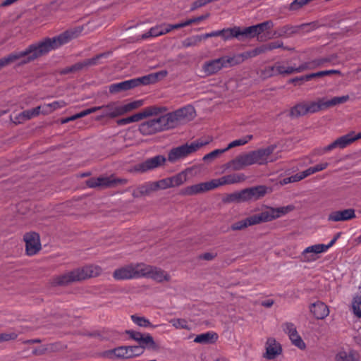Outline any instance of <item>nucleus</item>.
<instances>
[{
    "label": "nucleus",
    "instance_id": "f257e3e1",
    "mask_svg": "<svg viewBox=\"0 0 361 361\" xmlns=\"http://www.w3.org/2000/svg\"><path fill=\"white\" fill-rule=\"evenodd\" d=\"M82 30L80 27L68 30L58 36L46 38L38 44H32L24 51L14 52L0 59V70L14 62H18L19 65L31 62L78 37Z\"/></svg>",
    "mask_w": 361,
    "mask_h": 361
},
{
    "label": "nucleus",
    "instance_id": "f03ea898",
    "mask_svg": "<svg viewBox=\"0 0 361 361\" xmlns=\"http://www.w3.org/2000/svg\"><path fill=\"white\" fill-rule=\"evenodd\" d=\"M293 209L294 207L292 205L277 208L265 207L259 214H254L246 219L233 223L231 226V228L233 231H240L250 226L271 221L287 214L290 212L293 211Z\"/></svg>",
    "mask_w": 361,
    "mask_h": 361
},
{
    "label": "nucleus",
    "instance_id": "7ed1b4c3",
    "mask_svg": "<svg viewBox=\"0 0 361 361\" xmlns=\"http://www.w3.org/2000/svg\"><path fill=\"white\" fill-rule=\"evenodd\" d=\"M102 273V269L101 267L96 264H90L57 276L54 279V283L65 286L71 283L97 277L101 275Z\"/></svg>",
    "mask_w": 361,
    "mask_h": 361
},
{
    "label": "nucleus",
    "instance_id": "20e7f679",
    "mask_svg": "<svg viewBox=\"0 0 361 361\" xmlns=\"http://www.w3.org/2000/svg\"><path fill=\"white\" fill-rule=\"evenodd\" d=\"M167 73L166 71H161L143 77L133 78L118 83H114L109 86V90L111 94H116L123 91H127L140 85H146L156 82L159 79L166 77Z\"/></svg>",
    "mask_w": 361,
    "mask_h": 361
},
{
    "label": "nucleus",
    "instance_id": "39448f33",
    "mask_svg": "<svg viewBox=\"0 0 361 361\" xmlns=\"http://www.w3.org/2000/svg\"><path fill=\"white\" fill-rule=\"evenodd\" d=\"M142 100H136L127 104H121L120 102H111L106 105L101 106L103 110L102 114L97 118L101 120L104 118H114L129 113L143 105Z\"/></svg>",
    "mask_w": 361,
    "mask_h": 361
},
{
    "label": "nucleus",
    "instance_id": "423d86ee",
    "mask_svg": "<svg viewBox=\"0 0 361 361\" xmlns=\"http://www.w3.org/2000/svg\"><path fill=\"white\" fill-rule=\"evenodd\" d=\"M165 115L169 129H171L192 121L195 116V110L188 105Z\"/></svg>",
    "mask_w": 361,
    "mask_h": 361
},
{
    "label": "nucleus",
    "instance_id": "0eeeda50",
    "mask_svg": "<svg viewBox=\"0 0 361 361\" xmlns=\"http://www.w3.org/2000/svg\"><path fill=\"white\" fill-rule=\"evenodd\" d=\"M159 114V113L158 114ZM157 117L149 119L139 126V131L144 135L169 130L166 115H157Z\"/></svg>",
    "mask_w": 361,
    "mask_h": 361
},
{
    "label": "nucleus",
    "instance_id": "6e6552de",
    "mask_svg": "<svg viewBox=\"0 0 361 361\" xmlns=\"http://www.w3.org/2000/svg\"><path fill=\"white\" fill-rule=\"evenodd\" d=\"M324 109H326L324 98H322L316 101H307L298 103L290 109V114L293 117H299L308 114H314Z\"/></svg>",
    "mask_w": 361,
    "mask_h": 361
},
{
    "label": "nucleus",
    "instance_id": "1a4fd4ad",
    "mask_svg": "<svg viewBox=\"0 0 361 361\" xmlns=\"http://www.w3.org/2000/svg\"><path fill=\"white\" fill-rule=\"evenodd\" d=\"M238 63L239 61L235 57L225 56L219 59L206 61L202 65V71L206 75H212L218 73L224 68L235 66Z\"/></svg>",
    "mask_w": 361,
    "mask_h": 361
},
{
    "label": "nucleus",
    "instance_id": "9d476101",
    "mask_svg": "<svg viewBox=\"0 0 361 361\" xmlns=\"http://www.w3.org/2000/svg\"><path fill=\"white\" fill-rule=\"evenodd\" d=\"M204 145V142L195 141L190 144L174 147L169 152L168 160L171 163H175L195 152Z\"/></svg>",
    "mask_w": 361,
    "mask_h": 361
},
{
    "label": "nucleus",
    "instance_id": "9b49d317",
    "mask_svg": "<svg viewBox=\"0 0 361 361\" xmlns=\"http://www.w3.org/2000/svg\"><path fill=\"white\" fill-rule=\"evenodd\" d=\"M142 263L129 264L119 267L113 272V277L116 281L130 280L141 278Z\"/></svg>",
    "mask_w": 361,
    "mask_h": 361
},
{
    "label": "nucleus",
    "instance_id": "f8f14e48",
    "mask_svg": "<svg viewBox=\"0 0 361 361\" xmlns=\"http://www.w3.org/2000/svg\"><path fill=\"white\" fill-rule=\"evenodd\" d=\"M276 149L275 145H271L266 148H261L248 152L251 164L263 165L269 162L274 161L276 158L272 155Z\"/></svg>",
    "mask_w": 361,
    "mask_h": 361
},
{
    "label": "nucleus",
    "instance_id": "ddd939ff",
    "mask_svg": "<svg viewBox=\"0 0 361 361\" xmlns=\"http://www.w3.org/2000/svg\"><path fill=\"white\" fill-rule=\"evenodd\" d=\"M141 278H149L158 283L169 281L171 276L161 268L142 263Z\"/></svg>",
    "mask_w": 361,
    "mask_h": 361
},
{
    "label": "nucleus",
    "instance_id": "4468645a",
    "mask_svg": "<svg viewBox=\"0 0 361 361\" xmlns=\"http://www.w3.org/2000/svg\"><path fill=\"white\" fill-rule=\"evenodd\" d=\"M357 140L359 139L357 137V134H355V132L352 131L345 135L338 137L335 141H334L329 145L326 146L325 147L318 149L317 154L319 155H322L336 148L343 149Z\"/></svg>",
    "mask_w": 361,
    "mask_h": 361
},
{
    "label": "nucleus",
    "instance_id": "2eb2a0df",
    "mask_svg": "<svg viewBox=\"0 0 361 361\" xmlns=\"http://www.w3.org/2000/svg\"><path fill=\"white\" fill-rule=\"evenodd\" d=\"M161 109L156 106H149L144 109L142 111L135 114L129 117L121 118L117 121L118 126H125L131 123L138 122L143 118L157 116L161 113Z\"/></svg>",
    "mask_w": 361,
    "mask_h": 361
},
{
    "label": "nucleus",
    "instance_id": "dca6fc26",
    "mask_svg": "<svg viewBox=\"0 0 361 361\" xmlns=\"http://www.w3.org/2000/svg\"><path fill=\"white\" fill-rule=\"evenodd\" d=\"M161 109L156 106H149L144 109L142 111L135 114L129 117L121 118L117 121L118 126H125L131 123L138 122L143 118L157 116L161 113Z\"/></svg>",
    "mask_w": 361,
    "mask_h": 361
},
{
    "label": "nucleus",
    "instance_id": "f3484780",
    "mask_svg": "<svg viewBox=\"0 0 361 361\" xmlns=\"http://www.w3.org/2000/svg\"><path fill=\"white\" fill-rule=\"evenodd\" d=\"M324 244L319 243L305 248L300 255V259L305 263H311L319 259L321 254L325 252Z\"/></svg>",
    "mask_w": 361,
    "mask_h": 361
},
{
    "label": "nucleus",
    "instance_id": "a211bd4d",
    "mask_svg": "<svg viewBox=\"0 0 361 361\" xmlns=\"http://www.w3.org/2000/svg\"><path fill=\"white\" fill-rule=\"evenodd\" d=\"M264 348L265 352L263 354V357L267 360H274L283 353L281 344L273 337L267 339Z\"/></svg>",
    "mask_w": 361,
    "mask_h": 361
},
{
    "label": "nucleus",
    "instance_id": "6ab92c4d",
    "mask_svg": "<svg viewBox=\"0 0 361 361\" xmlns=\"http://www.w3.org/2000/svg\"><path fill=\"white\" fill-rule=\"evenodd\" d=\"M295 73V67L288 66L283 62L276 63L269 66L263 71L264 77H271L277 75H290Z\"/></svg>",
    "mask_w": 361,
    "mask_h": 361
},
{
    "label": "nucleus",
    "instance_id": "aec40b11",
    "mask_svg": "<svg viewBox=\"0 0 361 361\" xmlns=\"http://www.w3.org/2000/svg\"><path fill=\"white\" fill-rule=\"evenodd\" d=\"M166 161V159L164 156L157 155L135 165L134 169L136 171L144 173L163 166Z\"/></svg>",
    "mask_w": 361,
    "mask_h": 361
},
{
    "label": "nucleus",
    "instance_id": "412c9836",
    "mask_svg": "<svg viewBox=\"0 0 361 361\" xmlns=\"http://www.w3.org/2000/svg\"><path fill=\"white\" fill-rule=\"evenodd\" d=\"M25 250L27 255L32 256L37 254L41 250L39 235L35 233H27L24 235Z\"/></svg>",
    "mask_w": 361,
    "mask_h": 361
},
{
    "label": "nucleus",
    "instance_id": "4be33fe9",
    "mask_svg": "<svg viewBox=\"0 0 361 361\" xmlns=\"http://www.w3.org/2000/svg\"><path fill=\"white\" fill-rule=\"evenodd\" d=\"M211 190H213L212 180L185 187L180 191V195L183 196H193Z\"/></svg>",
    "mask_w": 361,
    "mask_h": 361
},
{
    "label": "nucleus",
    "instance_id": "5701e85b",
    "mask_svg": "<svg viewBox=\"0 0 361 361\" xmlns=\"http://www.w3.org/2000/svg\"><path fill=\"white\" fill-rule=\"evenodd\" d=\"M246 179L243 173H232L212 180L213 189L224 185H231L243 182Z\"/></svg>",
    "mask_w": 361,
    "mask_h": 361
},
{
    "label": "nucleus",
    "instance_id": "b1692460",
    "mask_svg": "<svg viewBox=\"0 0 361 361\" xmlns=\"http://www.w3.org/2000/svg\"><path fill=\"white\" fill-rule=\"evenodd\" d=\"M116 183H120L124 184L126 183V180H120V179H118V180L114 179L113 180L109 177L100 176L98 178H92L88 180L87 181V185L90 188H97V187L103 188V187L111 186V185L116 184Z\"/></svg>",
    "mask_w": 361,
    "mask_h": 361
},
{
    "label": "nucleus",
    "instance_id": "393cba45",
    "mask_svg": "<svg viewBox=\"0 0 361 361\" xmlns=\"http://www.w3.org/2000/svg\"><path fill=\"white\" fill-rule=\"evenodd\" d=\"M250 165L252 164L248 153L240 154L226 164L227 168L233 171H239Z\"/></svg>",
    "mask_w": 361,
    "mask_h": 361
},
{
    "label": "nucleus",
    "instance_id": "a878e982",
    "mask_svg": "<svg viewBox=\"0 0 361 361\" xmlns=\"http://www.w3.org/2000/svg\"><path fill=\"white\" fill-rule=\"evenodd\" d=\"M270 22H264L255 25L245 27L243 30L240 28V36L254 37L270 27Z\"/></svg>",
    "mask_w": 361,
    "mask_h": 361
},
{
    "label": "nucleus",
    "instance_id": "bb28decb",
    "mask_svg": "<svg viewBox=\"0 0 361 361\" xmlns=\"http://www.w3.org/2000/svg\"><path fill=\"white\" fill-rule=\"evenodd\" d=\"M355 217V210L353 209H346L341 211H335L331 212L329 216V221H348Z\"/></svg>",
    "mask_w": 361,
    "mask_h": 361
},
{
    "label": "nucleus",
    "instance_id": "cd10ccee",
    "mask_svg": "<svg viewBox=\"0 0 361 361\" xmlns=\"http://www.w3.org/2000/svg\"><path fill=\"white\" fill-rule=\"evenodd\" d=\"M128 346H119L118 348L108 350L102 353L104 357L108 359H129Z\"/></svg>",
    "mask_w": 361,
    "mask_h": 361
},
{
    "label": "nucleus",
    "instance_id": "c85d7f7f",
    "mask_svg": "<svg viewBox=\"0 0 361 361\" xmlns=\"http://www.w3.org/2000/svg\"><path fill=\"white\" fill-rule=\"evenodd\" d=\"M310 310L317 319H324L329 314L328 306L320 301L312 304Z\"/></svg>",
    "mask_w": 361,
    "mask_h": 361
},
{
    "label": "nucleus",
    "instance_id": "c756f323",
    "mask_svg": "<svg viewBox=\"0 0 361 361\" xmlns=\"http://www.w3.org/2000/svg\"><path fill=\"white\" fill-rule=\"evenodd\" d=\"M40 106H37L32 109H28L20 113L14 118H11V120L15 123H21L25 121L30 120L34 117H36L40 114Z\"/></svg>",
    "mask_w": 361,
    "mask_h": 361
},
{
    "label": "nucleus",
    "instance_id": "7c9ffc66",
    "mask_svg": "<svg viewBox=\"0 0 361 361\" xmlns=\"http://www.w3.org/2000/svg\"><path fill=\"white\" fill-rule=\"evenodd\" d=\"M192 169V168H188L174 176L168 177L171 188H176L183 185L188 180V174Z\"/></svg>",
    "mask_w": 361,
    "mask_h": 361
},
{
    "label": "nucleus",
    "instance_id": "2f4dec72",
    "mask_svg": "<svg viewBox=\"0 0 361 361\" xmlns=\"http://www.w3.org/2000/svg\"><path fill=\"white\" fill-rule=\"evenodd\" d=\"M219 336L214 331H207L196 336L194 342L201 344H212L218 340Z\"/></svg>",
    "mask_w": 361,
    "mask_h": 361
},
{
    "label": "nucleus",
    "instance_id": "473e14b6",
    "mask_svg": "<svg viewBox=\"0 0 361 361\" xmlns=\"http://www.w3.org/2000/svg\"><path fill=\"white\" fill-rule=\"evenodd\" d=\"M157 191L154 181H149L139 185L134 191V197H140L143 195H148L151 192Z\"/></svg>",
    "mask_w": 361,
    "mask_h": 361
},
{
    "label": "nucleus",
    "instance_id": "72a5a7b5",
    "mask_svg": "<svg viewBox=\"0 0 361 361\" xmlns=\"http://www.w3.org/2000/svg\"><path fill=\"white\" fill-rule=\"evenodd\" d=\"M336 361H361L360 355L355 350L341 351L336 355Z\"/></svg>",
    "mask_w": 361,
    "mask_h": 361
},
{
    "label": "nucleus",
    "instance_id": "f704fd0d",
    "mask_svg": "<svg viewBox=\"0 0 361 361\" xmlns=\"http://www.w3.org/2000/svg\"><path fill=\"white\" fill-rule=\"evenodd\" d=\"M323 61L320 59H315L308 62L301 63L298 67H295V73H301L307 70H312L319 67Z\"/></svg>",
    "mask_w": 361,
    "mask_h": 361
},
{
    "label": "nucleus",
    "instance_id": "c9c22d12",
    "mask_svg": "<svg viewBox=\"0 0 361 361\" xmlns=\"http://www.w3.org/2000/svg\"><path fill=\"white\" fill-rule=\"evenodd\" d=\"M231 202H243L251 201L247 189L231 194L228 197Z\"/></svg>",
    "mask_w": 361,
    "mask_h": 361
},
{
    "label": "nucleus",
    "instance_id": "e433bc0d",
    "mask_svg": "<svg viewBox=\"0 0 361 361\" xmlns=\"http://www.w3.org/2000/svg\"><path fill=\"white\" fill-rule=\"evenodd\" d=\"M249 192L250 198L252 200H257L262 197L267 193V188L259 185L247 188Z\"/></svg>",
    "mask_w": 361,
    "mask_h": 361
},
{
    "label": "nucleus",
    "instance_id": "4c0bfd02",
    "mask_svg": "<svg viewBox=\"0 0 361 361\" xmlns=\"http://www.w3.org/2000/svg\"><path fill=\"white\" fill-rule=\"evenodd\" d=\"M351 310L355 317L361 318V292L353 296L351 302Z\"/></svg>",
    "mask_w": 361,
    "mask_h": 361
},
{
    "label": "nucleus",
    "instance_id": "58836bf2",
    "mask_svg": "<svg viewBox=\"0 0 361 361\" xmlns=\"http://www.w3.org/2000/svg\"><path fill=\"white\" fill-rule=\"evenodd\" d=\"M139 344L140 345V346H144V349L147 348L152 350H157L158 348L153 337L149 334H144L140 339Z\"/></svg>",
    "mask_w": 361,
    "mask_h": 361
},
{
    "label": "nucleus",
    "instance_id": "ea45409f",
    "mask_svg": "<svg viewBox=\"0 0 361 361\" xmlns=\"http://www.w3.org/2000/svg\"><path fill=\"white\" fill-rule=\"evenodd\" d=\"M220 32L219 37H221L224 40H228L240 36V27H235L233 28L223 29L220 30Z\"/></svg>",
    "mask_w": 361,
    "mask_h": 361
},
{
    "label": "nucleus",
    "instance_id": "a19ab883",
    "mask_svg": "<svg viewBox=\"0 0 361 361\" xmlns=\"http://www.w3.org/2000/svg\"><path fill=\"white\" fill-rule=\"evenodd\" d=\"M349 96L343 95L341 97H335L331 99H324L325 109H328L341 104H343L348 101Z\"/></svg>",
    "mask_w": 361,
    "mask_h": 361
},
{
    "label": "nucleus",
    "instance_id": "79ce46f5",
    "mask_svg": "<svg viewBox=\"0 0 361 361\" xmlns=\"http://www.w3.org/2000/svg\"><path fill=\"white\" fill-rule=\"evenodd\" d=\"M171 325L176 329L191 330V325L185 319L176 318L169 321Z\"/></svg>",
    "mask_w": 361,
    "mask_h": 361
},
{
    "label": "nucleus",
    "instance_id": "37998d69",
    "mask_svg": "<svg viewBox=\"0 0 361 361\" xmlns=\"http://www.w3.org/2000/svg\"><path fill=\"white\" fill-rule=\"evenodd\" d=\"M253 138V136L252 135H247L245 136H243L239 139L235 140L232 142H231L228 146L226 147L227 149V151L231 148L236 147L238 146H242L245 144H247L248 142L252 140Z\"/></svg>",
    "mask_w": 361,
    "mask_h": 361
},
{
    "label": "nucleus",
    "instance_id": "c03bdc74",
    "mask_svg": "<svg viewBox=\"0 0 361 361\" xmlns=\"http://www.w3.org/2000/svg\"><path fill=\"white\" fill-rule=\"evenodd\" d=\"M163 24L157 25L152 27L147 33L142 35L143 39H147L149 37H158L164 35Z\"/></svg>",
    "mask_w": 361,
    "mask_h": 361
},
{
    "label": "nucleus",
    "instance_id": "a18cd8bd",
    "mask_svg": "<svg viewBox=\"0 0 361 361\" xmlns=\"http://www.w3.org/2000/svg\"><path fill=\"white\" fill-rule=\"evenodd\" d=\"M132 321L140 327H152L154 328L155 326L152 325L151 322L149 319L144 317H140L137 315H131Z\"/></svg>",
    "mask_w": 361,
    "mask_h": 361
},
{
    "label": "nucleus",
    "instance_id": "49530a36",
    "mask_svg": "<svg viewBox=\"0 0 361 361\" xmlns=\"http://www.w3.org/2000/svg\"><path fill=\"white\" fill-rule=\"evenodd\" d=\"M292 344L300 350L306 348V344L302 339L298 332L289 338Z\"/></svg>",
    "mask_w": 361,
    "mask_h": 361
},
{
    "label": "nucleus",
    "instance_id": "de8ad7c7",
    "mask_svg": "<svg viewBox=\"0 0 361 361\" xmlns=\"http://www.w3.org/2000/svg\"><path fill=\"white\" fill-rule=\"evenodd\" d=\"M202 41L200 35H195L188 37L183 41L182 44L184 47H190L197 45Z\"/></svg>",
    "mask_w": 361,
    "mask_h": 361
},
{
    "label": "nucleus",
    "instance_id": "09e8293b",
    "mask_svg": "<svg viewBox=\"0 0 361 361\" xmlns=\"http://www.w3.org/2000/svg\"><path fill=\"white\" fill-rule=\"evenodd\" d=\"M128 348L129 358L140 356L144 353V346L130 345Z\"/></svg>",
    "mask_w": 361,
    "mask_h": 361
},
{
    "label": "nucleus",
    "instance_id": "8fccbe9b",
    "mask_svg": "<svg viewBox=\"0 0 361 361\" xmlns=\"http://www.w3.org/2000/svg\"><path fill=\"white\" fill-rule=\"evenodd\" d=\"M283 331L290 338L293 335L298 333L296 326L291 322H286L282 325Z\"/></svg>",
    "mask_w": 361,
    "mask_h": 361
},
{
    "label": "nucleus",
    "instance_id": "3c124183",
    "mask_svg": "<svg viewBox=\"0 0 361 361\" xmlns=\"http://www.w3.org/2000/svg\"><path fill=\"white\" fill-rule=\"evenodd\" d=\"M226 151H227V149H226V148L215 149V150L205 154L203 157V160L204 161L213 160V159H216V157H218L219 156H220L221 154H222L223 153L226 152Z\"/></svg>",
    "mask_w": 361,
    "mask_h": 361
},
{
    "label": "nucleus",
    "instance_id": "603ef678",
    "mask_svg": "<svg viewBox=\"0 0 361 361\" xmlns=\"http://www.w3.org/2000/svg\"><path fill=\"white\" fill-rule=\"evenodd\" d=\"M156 187V190H166L171 188L169 178H163L157 181H154Z\"/></svg>",
    "mask_w": 361,
    "mask_h": 361
},
{
    "label": "nucleus",
    "instance_id": "864d4df0",
    "mask_svg": "<svg viewBox=\"0 0 361 361\" xmlns=\"http://www.w3.org/2000/svg\"><path fill=\"white\" fill-rule=\"evenodd\" d=\"M17 336L18 335L15 332L2 333L0 334V342L14 340Z\"/></svg>",
    "mask_w": 361,
    "mask_h": 361
},
{
    "label": "nucleus",
    "instance_id": "5fc2aeb1",
    "mask_svg": "<svg viewBox=\"0 0 361 361\" xmlns=\"http://www.w3.org/2000/svg\"><path fill=\"white\" fill-rule=\"evenodd\" d=\"M269 51L267 44L257 47L249 53V56L254 57Z\"/></svg>",
    "mask_w": 361,
    "mask_h": 361
},
{
    "label": "nucleus",
    "instance_id": "6e6d98bb",
    "mask_svg": "<svg viewBox=\"0 0 361 361\" xmlns=\"http://www.w3.org/2000/svg\"><path fill=\"white\" fill-rule=\"evenodd\" d=\"M126 334H128L132 339L137 342H140V339L142 338V336L144 334H141L138 331H135L133 330H127L126 331Z\"/></svg>",
    "mask_w": 361,
    "mask_h": 361
},
{
    "label": "nucleus",
    "instance_id": "4d7b16f0",
    "mask_svg": "<svg viewBox=\"0 0 361 361\" xmlns=\"http://www.w3.org/2000/svg\"><path fill=\"white\" fill-rule=\"evenodd\" d=\"M300 180H301V178L299 173H298L293 176L283 178V180L281 181V183L286 185L290 183L298 182Z\"/></svg>",
    "mask_w": 361,
    "mask_h": 361
},
{
    "label": "nucleus",
    "instance_id": "13d9d810",
    "mask_svg": "<svg viewBox=\"0 0 361 361\" xmlns=\"http://www.w3.org/2000/svg\"><path fill=\"white\" fill-rule=\"evenodd\" d=\"M49 105L51 106V112H53L57 109L64 107L66 105V103L63 100H60L49 103Z\"/></svg>",
    "mask_w": 361,
    "mask_h": 361
},
{
    "label": "nucleus",
    "instance_id": "bf43d9fd",
    "mask_svg": "<svg viewBox=\"0 0 361 361\" xmlns=\"http://www.w3.org/2000/svg\"><path fill=\"white\" fill-rule=\"evenodd\" d=\"M329 166L328 162H321L314 166H312L313 168V170L314 173L322 171L324 169H326Z\"/></svg>",
    "mask_w": 361,
    "mask_h": 361
},
{
    "label": "nucleus",
    "instance_id": "052dcab7",
    "mask_svg": "<svg viewBox=\"0 0 361 361\" xmlns=\"http://www.w3.org/2000/svg\"><path fill=\"white\" fill-rule=\"evenodd\" d=\"M220 35H221L220 30H215V31H212V32H209V33H206V34H203V35H200L202 41V40L206 39H207L209 37H219Z\"/></svg>",
    "mask_w": 361,
    "mask_h": 361
},
{
    "label": "nucleus",
    "instance_id": "680f3d73",
    "mask_svg": "<svg viewBox=\"0 0 361 361\" xmlns=\"http://www.w3.org/2000/svg\"><path fill=\"white\" fill-rule=\"evenodd\" d=\"M39 106L41 107L40 114L47 115L52 113L49 104H44Z\"/></svg>",
    "mask_w": 361,
    "mask_h": 361
},
{
    "label": "nucleus",
    "instance_id": "e2e57ef3",
    "mask_svg": "<svg viewBox=\"0 0 361 361\" xmlns=\"http://www.w3.org/2000/svg\"><path fill=\"white\" fill-rule=\"evenodd\" d=\"M216 256V255L215 253L206 252V253L202 254L200 256V259L209 261V260H212L213 259H214Z\"/></svg>",
    "mask_w": 361,
    "mask_h": 361
},
{
    "label": "nucleus",
    "instance_id": "0e129e2a",
    "mask_svg": "<svg viewBox=\"0 0 361 361\" xmlns=\"http://www.w3.org/2000/svg\"><path fill=\"white\" fill-rule=\"evenodd\" d=\"M102 106H94V107H92V108L85 109L83 111H84L85 116H86L90 114L94 113L97 111L102 109Z\"/></svg>",
    "mask_w": 361,
    "mask_h": 361
},
{
    "label": "nucleus",
    "instance_id": "69168bd1",
    "mask_svg": "<svg viewBox=\"0 0 361 361\" xmlns=\"http://www.w3.org/2000/svg\"><path fill=\"white\" fill-rule=\"evenodd\" d=\"M205 18L204 16H200L197 18H193L188 20H186L187 23H188V25H190L192 23H198Z\"/></svg>",
    "mask_w": 361,
    "mask_h": 361
},
{
    "label": "nucleus",
    "instance_id": "338daca9",
    "mask_svg": "<svg viewBox=\"0 0 361 361\" xmlns=\"http://www.w3.org/2000/svg\"><path fill=\"white\" fill-rule=\"evenodd\" d=\"M267 46L268 50L270 51V50H272V49H274L279 48V47H282V43H280V42H272V43L267 44Z\"/></svg>",
    "mask_w": 361,
    "mask_h": 361
},
{
    "label": "nucleus",
    "instance_id": "774afa93",
    "mask_svg": "<svg viewBox=\"0 0 361 361\" xmlns=\"http://www.w3.org/2000/svg\"><path fill=\"white\" fill-rule=\"evenodd\" d=\"M172 25H173V29H179V28H181V27H184L188 26V23H187L186 20H184V21H182L180 23H179L173 24Z\"/></svg>",
    "mask_w": 361,
    "mask_h": 361
}]
</instances>
